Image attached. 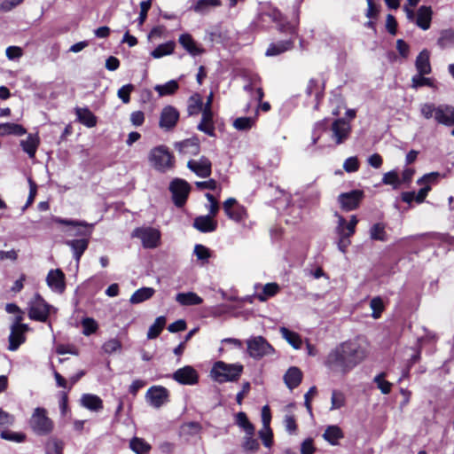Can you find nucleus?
<instances>
[{
  "instance_id": "f257e3e1",
  "label": "nucleus",
  "mask_w": 454,
  "mask_h": 454,
  "mask_svg": "<svg viewBox=\"0 0 454 454\" xmlns=\"http://www.w3.org/2000/svg\"><path fill=\"white\" fill-rule=\"evenodd\" d=\"M369 355V343L356 338L341 342L332 349L325 364L332 371L346 374L362 363Z\"/></svg>"
},
{
  "instance_id": "f03ea898",
  "label": "nucleus",
  "mask_w": 454,
  "mask_h": 454,
  "mask_svg": "<svg viewBox=\"0 0 454 454\" xmlns=\"http://www.w3.org/2000/svg\"><path fill=\"white\" fill-rule=\"evenodd\" d=\"M421 114L427 120L434 118L439 124L445 126L454 125V107L450 105L435 106L426 103L420 106Z\"/></svg>"
},
{
  "instance_id": "7ed1b4c3",
  "label": "nucleus",
  "mask_w": 454,
  "mask_h": 454,
  "mask_svg": "<svg viewBox=\"0 0 454 454\" xmlns=\"http://www.w3.org/2000/svg\"><path fill=\"white\" fill-rule=\"evenodd\" d=\"M243 372V365L240 364H226L223 361L216 362L212 370L211 375L219 383L236 381Z\"/></svg>"
},
{
  "instance_id": "20e7f679",
  "label": "nucleus",
  "mask_w": 454,
  "mask_h": 454,
  "mask_svg": "<svg viewBox=\"0 0 454 454\" xmlns=\"http://www.w3.org/2000/svg\"><path fill=\"white\" fill-rule=\"evenodd\" d=\"M27 306L29 318L39 322H46L51 312L56 310L38 294L34 295Z\"/></svg>"
},
{
  "instance_id": "39448f33",
  "label": "nucleus",
  "mask_w": 454,
  "mask_h": 454,
  "mask_svg": "<svg viewBox=\"0 0 454 454\" xmlns=\"http://www.w3.org/2000/svg\"><path fill=\"white\" fill-rule=\"evenodd\" d=\"M29 425L32 430L38 435L49 434L53 430V421L47 416V411L41 407L34 410Z\"/></svg>"
},
{
  "instance_id": "423d86ee",
  "label": "nucleus",
  "mask_w": 454,
  "mask_h": 454,
  "mask_svg": "<svg viewBox=\"0 0 454 454\" xmlns=\"http://www.w3.org/2000/svg\"><path fill=\"white\" fill-rule=\"evenodd\" d=\"M151 165L159 171H166L174 165V159L168 149L164 145L154 147L149 153Z\"/></svg>"
},
{
  "instance_id": "0eeeda50",
  "label": "nucleus",
  "mask_w": 454,
  "mask_h": 454,
  "mask_svg": "<svg viewBox=\"0 0 454 454\" xmlns=\"http://www.w3.org/2000/svg\"><path fill=\"white\" fill-rule=\"evenodd\" d=\"M247 350L254 359H261L263 356L274 354V348L262 336H252L247 340Z\"/></svg>"
},
{
  "instance_id": "6e6552de",
  "label": "nucleus",
  "mask_w": 454,
  "mask_h": 454,
  "mask_svg": "<svg viewBox=\"0 0 454 454\" xmlns=\"http://www.w3.org/2000/svg\"><path fill=\"white\" fill-rule=\"evenodd\" d=\"M53 222L59 224L71 226L72 228L67 231L69 236H76L80 237V239L87 238L88 240H90L94 228V223H88L84 221L63 219L57 216L53 217Z\"/></svg>"
},
{
  "instance_id": "1a4fd4ad",
  "label": "nucleus",
  "mask_w": 454,
  "mask_h": 454,
  "mask_svg": "<svg viewBox=\"0 0 454 454\" xmlns=\"http://www.w3.org/2000/svg\"><path fill=\"white\" fill-rule=\"evenodd\" d=\"M131 236L133 238L139 239L145 248H156L160 244V231L158 229L150 226L136 228L132 231Z\"/></svg>"
},
{
  "instance_id": "9d476101",
  "label": "nucleus",
  "mask_w": 454,
  "mask_h": 454,
  "mask_svg": "<svg viewBox=\"0 0 454 454\" xmlns=\"http://www.w3.org/2000/svg\"><path fill=\"white\" fill-rule=\"evenodd\" d=\"M169 190L172 193V199L175 205L181 207L187 200L191 186L185 180L176 178L170 183Z\"/></svg>"
},
{
  "instance_id": "9b49d317",
  "label": "nucleus",
  "mask_w": 454,
  "mask_h": 454,
  "mask_svg": "<svg viewBox=\"0 0 454 454\" xmlns=\"http://www.w3.org/2000/svg\"><path fill=\"white\" fill-rule=\"evenodd\" d=\"M286 30L292 35V37H290L288 40L270 43L265 52L266 56H278L286 52V51L291 50L294 47L296 29L294 27L288 25L286 26Z\"/></svg>"
},
{
  "instance_id": "f8f14e48",
  "label": "nucleus",
  "mask_w": 454,
  "mask_h": 454,
  "mask_svg": "<svg viewBox=\"0 0 454 454\" xmlns=\"http://www.w3.org/2000/svg\"><path fill=\"white\" fill-rule=\"evenodd\" d=\"M223 207L226 215L237 223L242 222L247 217V209L239 204L234 198L227 199L223 202Z\"/></svg>"
},
{
  "instance_id": "ddd939ff",
  "label": "nucleus",
  "mask_w": 454,
  "mask_h": 454,
  "mask_svg": "<svg viewBox=\"0 0 454 454\" xmlns=\"http://www.w3.org/2000/svg\"><path fill=\"white\" fill-rule=\"evenodd\" d=\"M364 198V192L360 190H353L339 195L338 201L340 207L345 211H352L359 207Z\"/></svg>"
},
{
  "instance_id": "4468645a",
  "label": "nucleus",
  "mask_w": 454,
  "mask_h": 454,
  "mask_svg": "<svg viewBox=\"0 0 454 454\" xmlns=\"http://www.w3.org/2000/svg\"><path fill=\"white\" fill-rule=\"evenodd\" d=\"M332 138L336 145L343 144L349 137L351 126L343 118L335 120L331 126Z\"/></svg>"
},
{
  "instance_id": "2eb2a0df",
  "label": "nucleus",
  "mask_w": 454,
  "mask_h": 454,
  "mask_svg": "<svg viewBox=\"0 0 454 454\" xmlns=\"http://www.w3.org/2000/svg\"><path fill=\"white\" fill-rule=\"evenodd\" d=\"M187 168L200 178H207L212 174L211 160L206 156H201L197 160H190L187 162Z\"/></svg>"
},
{
  "instance_id": "dca6fc26",
  "label": "nucleus",
  "mask_w": 454,
  "mask_h": 454,
  "mask_svg": "<svg viewBox=\"0 0 454 454\" xmlns=\"http://www.w3.org/2000/svg\"><path fill=\"white\" fill-rule=\"evenodd\" d=\"M179 120V112L172 106L163 107L160 116L159 126L168 131L173 129Z\"/></svg>"
},
{
  "instance_id": "f3484780",
  "label": "nucleus",
  "mask_w": 454,
  "mask_h": 454,
  "mask_svg": "<svg viewBox=\"0 0 454 454\" xmlns=\"http://www.w3.org/2000/svg\"><path fill=\"white\" fill-rule=\"evenodd\" d=\"M145 398L151 406L160 408L168 402V391L164 387L153 386L147 390Z\"/></svg>"
},
{
  "instance_id": "a211bd4d",
  "label": "nucleus",
  "mask_w": 454,
  "mask_h": 454,
  "mask_svg": "<svg viewBox=\"0 0 454 454\" xmlns=\"http://www.w3.org/2000/svg\"><path fill=\"white\" fill-rule=\"evenodd\" d=\"M50 289L57 294H63L66 289V277L60 269L51 270L46 277Z\"/></svg>"
},
{
  "instance_id": "6ab92c4d",
  "label": "nucleus",
  "mask_w": 454,
  "mask_h": 454,
  "mask_svg": "<svg viewBox=\"0 0 454 454\" xmlns=\"http://www.w3.org/2000/svg\"><path fill=\"white\" fill-rule=\"evenodd\" d=\"M172 378L182 385H194L199 380L197 371L191 365H185L176 370Z\"/></svg>"
},
{
  "instance_id": "aec40b11",
  "label": "nucleus",
  "mask_w": 454,
  "mask_h": 454,
  "mask_svg": "<svg viewBox=\"0 0 454 454\" xmlns=\"http://www.w3.org/2000/svg\"><path fill=\"white\" fill-rule=\"evenodd\" d=\"M9 335L8 349L11 351L17 350L21 344L26 341V333L29 330L28 326H11Z\"/></svg>"
},
{
  "instance_id": "412c9836",
  "label": "nucleus",
  "mask_w": 454,
  "mask_h": 454,
  "mask_svg": "<svg viewBox=\"0 0 454 454\" xmlns=\"http://www.w3.org/2000/svg\"><path fill=\"white\" fill-rule=\"evenodd\" d=\"M178 42L182 47L193 57L201 55L204 52V49L199 45L188 33L182 34L178 38Z\"/></svg>"
},
{
  "instance_id": "4be33fe9",
  "label": "nucleus",
  "mask_w": 454,
  "mask_h": 454,
  "mask_svg": "<svg viewBox=\"0 0 454 454\" xmlns=\"http://www.w3.org/2000/svg\"><path fill=\"white\" fill-rule=\"evenodd\" d=\"M193 227L200 232H213L217 228V222L210 215H200L193 221Z\"/></svg>"
},
{
  "instance_id": "5701e85b",
  "label": "nucleus",
  "mask_w": 454,
  "mask_h": 454,
  "mask_svg": "<svg viewBox=\"0 0 454 454\" xmlns=\"http://www.w3.org/2000/svg\"><path fill=\"white\" fill-rule=\"evenodd\" d=\"M175 147L183 154L197 155L200 153V143L195 137L176 143Z\"/></svg>"
},
{
  "instance_id": "b1692460",
  "label": "nucleus",
  "mask_w": 454,
  "mask_h": 454,
  "mask_svg": "<svg viewBox=\"0 0 454 454\" xmlns=\"http://www.w3.org/2000/svg\"><path fill=\"white\" fill-rule=\"evenodd\" d=\"M89 241L87 238L76 239L67 240L66 245H67L72 252L74 260L79 262L82 255L86 251L89 246Z\"/></svg>"
},
{
  "instance_id": "393cba45",
  "label": "nucleus",
  "mask_w": 454,
  "mask_h": 454,
  "mask_svg": "<svg viewBox=\"0 0 454 454\" xmlns=\"http://www.w3.org/2000/svg\"><path fill=\"white\" fill-rule=\"evenodd\" d=\"M198 129L210 137H215V125L213 121L212 110H202V117L200 122L198 125Z\"/></svg>"
},
{
  "instance_id": "a878e982",
  "label": "nucleus",
  "mask_w": 454,
  "mask_h": 454,
  "mask_svg": "<svg viewBox=\"0 0 454 454\" xmlns=\"http://www.w3.org/2000/svg\"><path fill=\"white\" fill-rule=\"evenodd\" d=\"M81 405L91 411H99L103 409L102 399L92 394H83L80 399Z\"/></svg>"
},
{
  "instance_id": "bb28decb",
  "label": "nucleus",
  "mask_w": 454,
  "mask_h": 454,
  "mask_svg": "<svg viewBox=\"0 0 454 454\" xmlns=\"http://www.w3.org/2000/svg\"><path fill=\"white\" fill-rule=\"evenodd\" d=\"M40 139L36 134H29L26 139L20 141L22 150L29 158H34L39 146Z\"/></svg>"
},
{
  "instance_id": "cd10ccee",
  "label": "nucleus",
  "mask_w": 454,
  "mask_h": 454,
  "mask_svg": "<svg viewBox=\"0 0 454 454\" xmlns=\"http://www.w3.org/2000/svg\"><path fill=\"white\" fill-rule=\"evenodd\" d=\"M302 379L301 371L295 366L290 367L284 375V380L288 388L294 389L297 387Z\"/></svg>"
},
{
  "instance_id": "c85d7f7f",
  "label": "nucleus",
  "mask_w": 454,
  "mask_h": 454,
  "mask_svg": "<svg viewBox=\"0 0 454 454\" xmlns=\"http://www.w3.org/2000/svg\"><path fill=\"white\" fill-rule=\"evenodd\" d=\"M432 20V10L427 6H420L418 10L416 25L423 30H427L430 27Z\"/></svg>"
},
{
  "instance_id": "c756f323",
  "label": "nucleus",
  "mask_w": 454,
  "mask_h": 454,
  "mask_svg": "<svg viewBox=\"0 0 454 454\" xmlns=\"http://www.w3.org/2000/svg\"><path fill=\"white\" fill-rule=\"evenodd\" d=\"M430 53L427 50H423L416 59L415 66L418 74H429L431 73V65L429 61Z\"/></svg>"
},
{
  "instance_id": "7c9ffc66",
  "label": "nucleus",
  "mask_w": 454,
  "mask_h": 454,
  "mask_svg": "<svg viewBox=\"0 0 454 454\" xmlns=\"http://www.w3.org/2000/svg\"><path fill=\"white\" fill-rule=\"evenodd\" d=\"M75 114L78 121L88 128L95 127L97 118L88 108L76 107Z\"/></svg>"
},
{
  "instance_id": "2f4dec72",
  "label": "nucleus",
  "mask_w": 454,
  "mask_h": 454,
  "mask_svg": "<svg viewBox=\"0 0 454 454\" xmlns=\"http://www.w3.org/2000/svg\"><path fill=\"white\" fill-rule=\"evenodd\" d=\"M176 301L183 306H192L201 304L203 300L193 292L178 293Z\"/></svg>"
},
{
  "instance_id": "473e14b6",
  "label": "nucleus",
  "mask_w": 454,
  "mask_h": 454,
  "mask_svg": "<svg viewBox=\"0 0 454 454\" xmlns=\"http://www.w3.org/2000/svg\"><path fill=\"white\" fill-rule=\"evenodd\" d=\"M279 332L283 339H285L294 348L300 349L302 340L301 336L285 326L280 327Z\"/></svg>"
},
{
  "instance_id": "72a5a7b5",
  "label": "nucleus",
  "mask_w": 454,
  "mask_h": 454,
  "mask_svg": "<svg viewBox=\"0 0 454 454\" xmlns=\"http://www.w3.org/2000/svg\"><path fill=\"white\" fill-rule=\"evenodd\" d=\"M323 437L332 445H337L339 440L344 437L343 432L338 426H329L326 427Z\"/></svg>"
},
{
  "instance_id": "f704fd0d",
  "label": "nucleus",
  "mask_w": 454,
  "mask_h": 454,
  "mask_svg": "<svg viewBox=\"0 0 454 454\" xmlns=\"http://www.w3.org/2000/svg\"><path fill=\"white\" fill-rule=\"evenodd\" d=\"M155 293L152 287H142L137 290L129 299L130 303L137 304L149 300Z\"/></svg>"
},
{
  "instance_id": "c9c22d12",
  "label": "nucleus",
  "mask_w": 454,
  "mask_h": 454,
  "mask_svg": "<svg viewBox=\"0 0 454 454\" xmlns=\"http://www.w3.org/2000/svg\"><path fill=\"white\" fill-rule=\"evenodd\" d=\"M27 130L26 129L17 123H11L6 122L0 124V135L5 136V135H16V136H22L26 134Z\"/></svg>"
},
{
  "instance_id": "e433bc0d",
  "label": "nucleus",
  "mask_w": 454,
  "mask_h": 454,
  "mask_svg": "<svg viewBox=\"0 0 454 454\" xmlns=\"http://www.w3.org/2000/svg\"><path fill=\"white\" fill-rule=\"evenodd\" d=\"M176 43L174 41H168L165 43L158 45L152 52L151 56L154 59H160L167 55H170L174 52Z\"/></svg>"
},
{
  "instance_id": "4c0bfd02",
  "label": "nucleus",
  "mask_w": 454,
  "mask_h": 454,
  "mask_svg": "<svg viewBox=\"0 0 454 454\" xmlns=\"http://www.w3.org/2000/svg\"><path fill=\"white\" fill-rule=\"evenodd\" d=\"M279 291V286L277 283H268L262 286V293L255 294V298L260 301H265L269 298L275 296Z\"/></svg>"
},
{
  "instance_id": "58836bf2",
  "label": "nucleus",
  "mask_w": 454,
  "mask_h": 454,
  "mask_svg": "<svg viewBox=\"0 0 454 454\" xmlns=\"http://www.w3.org/2000/svg\"><path fill=\"white\" fill-rule=\"evenodd\" d=\"M179 88L178 82L176 80H170L164 84H158L154 87L155 91L159 96H169L174 94Z\"/></svg>"
},
{
  "instance_id": "ea45409f",
  "label": "nucleus",
  "mask_w": 454,
  "mask_h": 454,
  "mask_svg": "<svg viewBox=\"0 0 454 454\" xmlns=\"http://www.w3.org/2000/svg\"><path fill=\"white\" fill-rule=\"evenodd\" d=\"M203 108V101L200 94H194L189 98L187 110L190 115L202 113Z\"/></svg>"
},
{
  "instance_id": "a19ab883",
  "label": "nucleus",
  "mask_w": 454,
  "mask_h": 454,
  "mask_svg": "<svg viewBox=\"0 0 454 454\" xmlns=\"http://www.w3.org/2000/svg\"><path fill=\"white\" fill-rule=\"evenodd\" d=\"M129 447L137 454H147L151 450V445L144 439L138 437L131 439Z\"/></svg>"
},
{
  "instance_id": "79ce46f5",
  "label": "nucleus",
  "mask_w": 454,
  "mask_h": 454,
  "mask_svg": "<svg viewBox=\"0 0 454 454\" xmlns=\"http://www.w3.org/2000/svg\"><path fill=\"white\" fill-rule=\"evenodd\" d=\"M166 325V318L163 316L158 317L154 323L150 326L147 338L152 340L157 338Z\"/></svg>"
},
{
  "instance_id": "37998d69",
  "label": "nucleus",
  "mask_w": 454,
  "mask_h": 454,
  "mask_svg": "<svg viewBox=\"0 0 454 454\" xmlns=\"http://www.w3.org/2000/svg\"><path fill=\"white\" fill-rule=\"evenodd\" d=\"M369 234L372 240L386 241L387 239L385 225L381 223H374L370 228Z\"/></svg>"
},
{
  "instance_id": "c03bdc74",
  "label": "nucleus",
  "mask_w": 454,
  "mask_h": 454,
  "mask_svg": "<svg viewBox=\"0 0 454 454\" xmlns=\"http://www.w3.org/2000/svg\"><path fill=\"white\" fill-rule=\"evenodd\" d=\"M221 0H198L193 6V10L199 13H204L212 7L221 5Z\"/></svg>"
},
{
  "instance_id": "a18cd8bd",
  "label": "nucleus",
  "mask_w": 454,
  "mask_h": 454,
  "mask_svg": "<svg viewBox=\"0 0 454 454\" xmlns=\"http://www.w3.org/2000/svg\"><path fill=\"white\" fill-rule=\"evenodd\" d=\"M236 423L239 427L244 429L246 434H254V427L249 422L246 413L240 411L236 415Z\"/></svg>"
},
{
  "instance_id": "49530a36",
  "label": "nucleus",
  "mask_w": 454,
  "mask_h": 454,
  "mask_svg": "<svg viewBox=\"0 0 454 454\" xmlns=\"http://www.w3.org/2000/svg\"><path fill=\"white\" fill-rule=\"evenodd\" d=\"M345 395L339 390H333L331 397V407L330 410H338L345 405Z\"/></svg>"
},
{
  "instance_id": "de8ad7c7",
  "label": "nucleus",
  "mask_w": 454,
  "mask_h": 454,
  "mask_svg": "<svg viewBox=\"0 0 454 454\" xmlns=\"http://www.w3.org/2000/svg\"><path fill=\"white\" fill-rule=\"evenodd\" d=\"M425 74H417L411 79V87L418 89L419 87L427 86L434 87V80L429 77H424Z\"/></svg>"
},
{
  "instance_id": "09e8293b",
  "label": "nucleus",
  "mask_w": 454,
  "mask_h": 454,
  "mask_svg": "<svg viewBox=\"0 0 454 454\" xmlns=\"http://www.w3.org/2000/svg\"><path fill=\"white\" fill-rule=\"evenodd\" d=\"M254 121V117H239L233 121V127L238 130H247L253 127Z\"/></svg>"
},
{
  "instance_id": "8fccbe9b",
  "label": "nucleus",
  "mask_w": 454,
  "mask_h": 454,
  "mask_svg": "<svg viewBox=\"0 0 454 454\" xmlns=\"http://www.w3.org/2000/svg\"><path fill=\"white\" fill-rule=\"evenodd\" d=\"M82 333L85 336H90V334L96 333L98 328V325L95 319L91 317H85L82 320Z\"/></svg>"
},
{
  "instance_id": "3c124183",
  "label": "nucleus",
  "mask_w": 454,
  "mask_h": 454,
  "mask_svg": "<svg viewBox=\"0 0 454 454\" xmlns=\"http://www.w3.org/2000/svg\"><path fill=\"white\" fill-rule=\"evenodd\" d=\"M335 215L338 217V223L335 229L338 237H351L353 234L348 233V223L338 213H336Z\"/></svg>"
},
{
  "instance_id": "603ef678",
  "label": "nucleus",
  "mask_w": 454,
  "mask_h": 454,
  "mask_svg": "<svg viewBox=\"0 0 454 454\" xmlns=\"http://www.w3.org/2000/svg\"><path fill=\"white\" fill-rule=\"evenodd\" d=\"M445 177V174L444 175H441L439 172H431V173H428V174H425L422 177H420L418 181H417V184H419V185H431V184H436L439 177Z\"/></svg>"
},
{
  "instance_id": "864d4df0",
  "label": "nucleus",
  "mask_w": 454,
  "mask_h": 454,
  "mask_svg": "<svg viewBox=\"0 0 454 454\" xmlns=\"http://www.w3.org/2000/svg\"><path fill=\"white\" fill-rule=\"evenodd\" d=\"M385 377L386 373L381 372L374 378L373 381L377 384V387L380 389L382 394L387 395L391 391L392 384L389 381L385 380Z\"/></svg>"
},
{
  "instance_id": "5fc2aeb1",
  "label": "nucleus",
  "mask_w": 454,
  "mask_h": 454,
  "mask_svg": "<svg viewBox=\"0 0 454 454\" xmlns=\"http://www.w3.org/2000/svg\"><path fill=\"white\" fill-rule=\"evenodd\" d=\"M63 442L57 439H51L46 442V454H62Z\"/></svg>"
},
{
  "instance_id": "6e6d98bb",
  "label": "nucleus",
  "mask_w": 454,
  "mask_h": 454,
  "mask_svg": "<svg viewBox=\"0 0 454 454\" xmlns=\"http://www.w3.org/2000/svg\"><path fill=\"white\" fill-rule=\"evenodd\" d=\"M438 44L442 48L449 47L454 44V30L449 29L442 32L438 39Z\"/></svg>"
},
{
  "instance_id": "4d7b16f0",
  "label": "nucleus",
  "mask_w": 454,
  "mask_h": 454,
  "mask_svg": "<svg viewBox=\"0 0 454 454\" xmlns=\"http://www.w3.org/2000/svg\"><path fill=\"white\" fill-rule=\"evenodd\" d=\"M370 307L372 309V317L375 319L379 318L384 310L383 301L380 297H374L370 301Z\"/></svg>"
},
{
  "instance_id": "13d9d810",
  "label": "nucleus",
  "mask_w": 454,
  "mask_h": 454,
  "mask_svg": "<svg viewBox=\"0 0 454 454\" xmlns=\"http://www.w3.org/2000/svg\"><path fill=\"white\" fill-rule=\"evenodd\" d=\"M121 343L116 338L108 340L102 346V349L106 354H113L114 352L121 350Z\"/></svg>"
},
{
  "instance_id": "bf43d9fd",
  "label": "nucleus",
  "mask_w": 454,
  "mask_h": 454,
  "mask_svg": "<svg viewBox=\"0 0 454 454\" xmlns=\"http://www.w3.org/2000/svg\"><path fill=\"white\" fill-rule=\"evenodd\" d=\"M259 436L265 447L270 448L273 443V433L270 427H262L259 431Z\"/></svg>"
},
{
  "instance_id": "052dcab7",
  "label": "nucleus",
  "mask_w": 454,
  "mask_h": 454,
  "mask_svg": "<svg viewBox=\"0 0 454 454\" xmlns=\"http://www.w3.org/2000/svg\"><path fill=\"white\" fill-rule=\"evenodd\" d=\"M134 89L135 87L131 83L123 85L118 90L117 95L124 104H128L130 101V93L134 90Z\"/></svg>"
},
{
  "instance_id": "680f3d73",
  "label": "nucleus",
  "mask_w": 454,
  "mask_h": 454,
  "mask_svg": "<svg viewBox=\"0 0 454 454\" xmlns=\"http://www.w3.org/2000/svg\"><path fill=\"white\" fill-rule=\"evenodd\" d=\"M323 88L319 85V82L316 79H310L306 88V93L309 96L315 94L316 98L318 99L322 93Z\"/></svg>"
},
{
  "instance_id": "e2e57ef3",
  "label": "nucleus",
  "mask_w": 454,
  "mask_h": 454,
  "mask_svg": "<svg viewBox=\"0 0 454 454\" xmlns=\"http://www.w3.org/2000/svg\"><path fill=\"white\" fill-rule=\"evenodd\" d=\"M382 182L385 184H391L395 189L398 188L401 182L398 174L395 171H389L384 174Z\"/></svg>"
},
{
  "instance_id": "0e129e2a",
  "label": "nucleus",
  "mask_w": 454,
  "mask_h": 454,
  "mask_svg": "<svg viewBox=\"0 0 454 454\" xmlns=\"http://www.w3.org/2000/svg\"><path fill=\"white\" fill-rule=\"evenodd\" d=\"M242 446L246 450L256 451L259 449V442L254 438V434H246Z\"/></svg>"
},
{
  "instance_id": "69168bd1",
  "label": "nucleus",
  "mask_w": 454,
  "mask_h": 454,
  "mask_svg": "<svg viewBox=\"0 0 454 454\" xmlns=\"http://www.w3.org/2000/svg\"><path fill=\"white\" fill-rule=\"evenodd\" d=\"M0 436L2 439L16 442H21L25 439V435L23 434L15 433L9 430L2 431Z\"/></svg>"
},
{
  "instance_id": "338daca9",
  "label": "nucleus",
  "mask_w": 454,
  "mask_h": 454,
  "mask_svg": "<svg viewBox=\"0 0 454 454\" xmlns=\"http://www.w3.org/2000/svg\"><path fill=\"white\" fill-rule=\"evenodd\" d=\"M343 168L346 172H356L359 168V161L356 156L348 157L343 163Z\"/></svg>"
},
{
  "instance_id": "774afa93",
  "label": "nucleus",
  "mask_w": 454,
  "mask_h": 454,
  "mask_svg": "<svg viewBox=\"0 0 454 454\" xmlns=\"http://www.w3.org/2000/svg\"><path fill=\"white\" fill-rule=\"evenodd\" d=\"M194 254L197 258L201 261H207L210 257L209 249L200 244L194 247Z\"/></svg>"
}]
</instances>
